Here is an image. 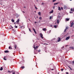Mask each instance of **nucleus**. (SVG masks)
Listing matches in <instances>:
<instances>
[{
	"mask_svg": "<svg viewBox=\"0 0 74 74\" xmlns=\"http://www.w3.org/2000/svg\"><path fill=\"white\" fill-rule=\"evenodd\" d=\"M66 21H69V20H70L69 18H66Z\"/></svg>",
	"mask_w": 74,
	"mask_h": 74,
	"instance_id": "4468645a",
	"label": "nucleus"
},
{
	"mask_svg": "<svg viewBox=\"0 0 74 74\" xmlns=\"http://www.w3.org/2000/svg\"><path fill=\"white\" fill-rule=\"evenodd\" d=\"M21 28H22V27H21Z\"/></svg>",
	"mask_w": 74,
	"mask_h": 74,
	"instance_id": "4d7b16f0",
	"label": "nucleus"
},
{
	"mask_svg": "<svg viewBox=\"0 0 74 74\" xmlns=\"http://www.w3.org/2000/svg\"><path fill=\"white\" fill-rule=\"evenodd\" d=\"M11 48V46H9V49H10Z\"/></svg>",
	"mask_w": 74,
	"mask_h": 74,
	"instance_id": "ea45409f",
	"label": "nucleus"
},
{
	"mask_svg": "<svg viewBox=\"0 0 74 74\" xmlns=\"http://www.w3.org/2000/svg\"><path fill=\"white\" fill-rule=\"evenodd\" d=\"M61 16H58V18H60Z\"/></svg>",
	"mask_w": 74,
	"mask_h": 74,
	"instance_id": "473e14b6",
	"label": "nucleus"
},
{
	"mask_svg": "<svg viewBox=\"0 0 74 74\" xmlns=\"http://www.w3.org/2000/svg\"><path fill=\"white\" fill-rule=\"evenodd\" d=\"M56 0H53V2H54V1H55Z\"/></svg>",
	"mask_w": 74,
	"mask_h": 74,
	"instance_id": "f704fd0d",
	"label": "nucleus"
},
{
	"mask_svg": "<svg viewBox=\"0 0 74 74\" xmlns=\"http://www.w3.org/2000/svg\"><path fill=\"white\" fill-rule=\"evenodd\" d=\"M4 52L5 53H8V52H9V51L8 50L5 51H4Z\"/></svg>",
	"mask_w": 74,
	"mask_h": 74,
	"instance_id": "1a4fd4ad",
	"label": "nucleus"
},
{
	"mask_svg": "<svg viewBox=\"0 0 74 74\" xmlns=\"http://www.w3.org/2000/svg\"><path fill=\"white\" fill-rule=\"evenodd\" d=\"M68 67H69V69H70V70H72V69H71V67H70V66H68Z\"/></svg>",
	"mask_w": 74,
	"mask_h": 74,
	"instance_id": "4be33fe9",
	"label": "nucleus"
},
{
	"mask_svg": "<svg viewBox=\"0 0 74 74\" xmlns=\"http://www.w3.org/2000/svg\"><path fill=\"white\" fill-rule=\"evenodd\" d=\"M64 48V46L63 47V48Z\"/></svg>",
	"mask_w": 74,
	"mask_h": 74,
	"instance_id": "e2e57ef3",
	"label": "nucleus"
},
{
	"mask_svg": "<svg viewBox=\"0 0 74 74\" xmlns=\"http://www.w3.org/2000/svg\"><path fill=\"white\" fill-rule=\"evenodd\" d=\"M3 69V68L2 67H1V69H0V70H1V71H2Z\"/></svg>",
	"mask_w": 74,
	"mask_h": 74,
	"instance_id": "f3484780",
	"label": "nucleus"
},
{
	"mask_svg": "<svg viewBox=\"0 0 74 74\" xmlns=\"http://www.w3.org/2000/svg\"><path fill=\"white\" fill-rule=\"evenodd\" d=\"M58 4V3H54V5H56V4Z\"/></svg>",
	"mask_w": 74,
	"mask_h": 74,
	"instance_id": "393cba45",
	"label": "nucleus"
},
{
	"mask_svg": "<svg viewBox=\"0 0 74 74\" xmlns=\"http://www.w3.org/2000/svg\"><path fill=\"white\" fill-rule=\"evenodd\" d=\"M61 9L62 10H63V7H61Z\"/></svg>",
	"mask_w": 74,
	"mask_h": 74,
	"instance_id": "4c0bfd02",
	"label": "nucleus"
},
{
	"mask_svg": "<svg viewBox=\"0 0 74 74\" xmlns=\"http://www.w3.org/2000/svg\"><path fill=\"white\" fill-rule=\"evenodd\" d=\"M42 4H44V3H42Z\"/></svg>",
	"mask_w": 74,
	"mask_h": 74,
	"instance_id": "603ef678",
	"label": "nucleus"
},
{
	"mask_svg": "<svg viewBox=\"0 0 74 74\" xmlns=\"http://www.w3.org/2000/svg\"><path fill=\"white\" fill-rule=\"evenodd\" d=\"M11 21H12V22H13V23H14V22H15V21H14V20L13 19H12L11 20Z\"/></svg>",
	"mask_w": 74,
	"mask_h": 74,
	"instance_id": "2eb2a0df",
	"label": "nucleus"
},
{
	"mask_svg": "<svg viewBox=\"0 0 74 74\" xmlns=\"http://www.w3.org/2000/svg\"><path fill=\"white\" fill-rule=\"evenodd\" d=\"M54 27L55 28H56L57 26L56 25H54Z\"/></svg>",
	"mask_w": 74,
	"mask_h": 74,
	"instance_id": "a878e982",
	"label": "nucleus"
},
{
	"mask_svg": "<svg viewBox=\"0 0 74 74\" xmlns=\"http://www.w3.org/2000/svg\"><path fill=\"white\" fill-rule=\"evenodd\" d=\"M45 44H46L47 45H48V44H44V45H45Z\"/></svg>",
	"mask_w": 74,
	"mask_h": 74,
	"instance_id": "09e8293b",
	"label": "nucleus"
},
{
	"mask_svg": "<svg viewBox=\"0 0 74 74\" xmlns=\"http://www.w3.org/2000/svg\"><path fill=\"white\" fill-rule=\"evenodd\" d=\"M34 7H35V8H36V5H34Z\"/></svg>",
	"mask_w": 74,
	"mask_h": 74,
	"instance_id": "de8ad7c7",
	"label": "nucleus"
},
{
	"mask_svg": "<svg viewBox=\"0 0 74 74\" xmlns=\"http://www.w3.org/2000/svg\"><path fill=\"white\" fill-rule=\"evenodd\" d=\"M58 42H59L60 41V37H58Z\"/></svg>",
	"mask_w": 74,
	"mask_h": 74,
	"instance_id": "6e6552de",
	"label": "nucleus"
},
{
	"mask_svg": "<svg viewBox=\"0 0 74 74\" xmlns=\"http://www.w3.org/2000/svg\"><path fill=\"white\" fill-rule=\"evenodd\" d=\"M16 23H15V22H14V24H15H15H16Z\"/></svg>",
	"mask_w": 74,
	"mask_h": 74,
	"instance_id": "49530a36",
	"label": "nucleus"
},
{
	"mask_svg": "<svg viewBox=\"0 0 74 74\" xmlns=\"http://www.w3.org/2000/svg\"><path fill=\"white\" fill-rule=\"evenodd\" d=\"M11 29V28H10V29Z\"/></svg>",
	"mask_w": 74,
	"mask_h": 74,
	"instance_id": "774afa93",
	"label": "nucleus"
},
{
	"mask_svg": "<svg viewBox=\"0 0 74 74\" xmlns=\"http://www.w3.org/2000/svg\"><path fill=\"white\" fill-rule=\"evenodd\" d=\"M11 49H12V47H11Z\"/></svg>",
	"mask_w": 74,
	"mask_h": 74,
	"instance_id": "bf43d9fd",
	"label": "nucleus"
},
{
	"mask_svg": "<svg viewBox=\"0 0 74 74\" xmlns=\"http://www.w3.org/2000/svg\"><path fill=\"white\" fill-rule=\"evenodd\" d=\"M37 51H38V52H41V50L39 49L38 50H37Z\"/></svg>",
	"mask_w": 74,
	"mask_h": 74,
	"instance_id": "a211bd4d",
	"label": "nucleus"
},
{
	"mask_svg": "<svg viewBox=\"0 0 74 74\" xmlns=\"http://www.w3.org/2000/svg\"><path fill=\"white\" fill-rule=\"evenodd\" d=\"M32 29L33 30V31H34V33H35V34H37V32H36V30H35V29H34V28H33Z\"/></svg>",
	"mask_w": 74,
	"mask_h": 74,
	"instance_id": "f03ea898",
	"label": "nucleus"
},
{
	"mask_svg": "<svg viewBox=\"0 0 74 74\" xmlns=\"http://www.w3.org/2000/svg\"><path fill=\"white\" fill-rule=\"evenodd\" d=\"M12 74H15V72H13L12 73Z\"/></svg>",
	"mask_w": 74,
	"mask_h": 74,
	"instance_id": "2f4dec72",
	"label": "nucleus"
},
{
	"mask_svg": "<svg viewBox=\"0 0 74 74\" xmlns=\"http://www.w3.org/2000/svg\"><path fill=\"white\" fill-rule=\"evenodd\" d=\"M65 29H66V30H67V29H68V27H66V28H65Z\"/></svg>",
	"mask_w": 74,
	"mask_h": 74,
	"instance_id": "bb28decb",
	"label": "nucleus"
},
{
	"mask_svg": "<svg viewBox=\"0 0 74 74\" xmlns=\"http://www.w3.org/2000/svg\"><path fill=\"white\" fill-rule=\"evenodd\" d=\"M70 1H71L72 0H70Z\"/></svg>",
	"mask_w": 74,
	"mask_h": 74,
	"instance_id": "052dcab7",
	"label": "nucleus"
},
{
	"mask_svg": "<svg viewBox=\"0 0 74 74\" xmlns=\"http://www.w3.org/2000/svg\"><path fill=\"white\" fill-rule=\"evenodd\" d=\"M64 9H66V5H64Z\"/></svg>",
	"mask_w": 74,
	"mask_h": 74,
	"instance_id": "f8f14e48",
	"label": "nucleus"
},
{
	"mask_svg": "<svg viewBox=\"0 0 74 74\" xmlns=\"http://www.w3.org/2000/svg\"><path fill=\"white\" fill-rule=\"evenodd\" d=\"M29 21H30V19H29Z\"/></svg>",
	"mask_w": 74,
	"mask_h": 74,
	"instance_id": "6e6d98bb",
	"label": "nucleus"
},
{
	"mask_svg": "<svg viewBox=\"0 0 74 74\" xmlns=\"http://www.w3.org/2000/svg\"><path fill=\"white\" fill-rule=\"evenodd\" d=\"M24 8H26V7L25 6L24 7Z\"/></svg>",
	"mask_w": 74,
	"mask_h": 74,
	"instance_id": "5fc2aeb1",
	"label": "nucleus"
},
{
	"mask_svg": "<svg viewBox=\"0 0 74 74\" xmlns=\"http://www.w3.org/2000/svg\"><path fill=\"white\" fill-rule=\"evenodd\" d=\"M36 12V11H35V12Z\"/></svg>",
	"mask_w": 74,
	"mask_h": 74,
	"instance_id": "0e129e2a",
	"label": "nucleus"
},
{
	"mask_svg": "<svg viewBox=\"0 0 74 74\" xmlns=\"http://www.w3.org/2000/svg\"><path fill=\"white\" fill-rule=\"evenodd\" d=\"M39 19H40V20H41V19H42V17H39Z\"/></svg>",
	"mask_w": 74,
	"mask_h": 74,
	"instance_id": "aec40b11",
	"label": "nucleus"
},
{
	"mask_svg": "<svg viewBox=\"0 0 74 74\" xmlns=\"http://www.w3.org/2000/svg\"><path fill=\"white\" fill-rule=\"evenodd\" d=\"M40 37H41V38H44V37H42V36H43V35H42V34L41 33H40Z\"/></svg>",
	"mask_w": 74,
	"mask_h": 74,
	"instance_id": "f257e3e1",
	"label": "nucleus"
},
{
	"mask_svg": "<svg viewBox=\"0 0 74 74\" xmlns=\"http://www.w3.org/2000/svg\"><path fill=\"white\" fill-rule=\"evenodd\" d=\"M23 13H24V14H25V12H24V11H23Z\"/></svg>",
	"mask_w": 74,
	"mask_h": 74,
	"instance_id": "3c124183",
	"label": "nucleus"
},
{
	"mask_svg": "<svg viewBox=\"0 0 74 74\" xmlns=\"http://www.w3.org/2000/svg\"><path fill=\"white\" fill-rule=\"evenodd\" d=\"M52 16H50V18H49V19L50 20H51V19H52Z\"/></svg>",
	"mask_w": 74,
	"mask_h": 74,
	"instance_id": "6ab92c4d",
	"label": "nucleus"
},
{
	"mask_svg": "<svg viewBox=\"0 0 74 74\" xmlns=\"http://www.w3.org/2000/svg\"><path fill=\"white\" fill-rule=\"evenodd\" d=\"M19 18L16 21V23L17 24H19Z\"/></svg>",
	"mask_w": 74,
	"mask_h": 74,
	"instance_id": "39448f33",
	"label": "nucleus"
},
{
	"mask_svg": "<svg viewBox=\"0 0 74 74\" xmlns=\"http://www.w3.org/2000/svg\"><path fill=\"white\" fill-rule=\"evenodd\" d=\"M38 14L39 15L41 16V12H38Z\"/></svg>",
	"mask_w": 74,
	"mask_h": 74,
	"instance_id": "ddd939ff",
	"label": "nucleus"
},
{
	"mask_svg": "<svg viewBox=\"0 0 74 74\" xmlns=\"http://www.w3.org/2000/svg\"><path fill=\"white\" fill-rule=\"evenodd\" d=\"M50 71V70H49V71Z\"/></svg>",
	"mask_w": 74,
	"mask_h": 74,
	"instance_id": "69168bd1",
	"label": "nucleus"
},
{
	"mask_svg": "<svg viewBox=\"0 0 74 74\" xmlns=\"http://www.w3.org/2000/svg\"><path fill=\"white\" fill-rule=\"evenodd\" d=\"M51 30H50L49 31V32H51Z\"/></svg>",
	"mask_w": 74,
	"mask_h": 74,
	"instance_id": "13d9d810",
	"label": "nucleus"
},
{
	"mask_svg": "<svg viewBox=\"0 0 74 74\" xmlns=\"http://www.w3.org/2000/svg\"><path fill=\"white\" fill-rule=\"evenodd\" d=\"M74 23H73V22H72L71 23V27H73V25H74Z\"/></svg>",
	"mask_w": 74,
	"mask_h": 74,
	"instance_id": "20e7f679",
	"label": "nucleus"
},
{
	"mask_svg": "<svg viewBox=\"0 0 74 74\" xmlns=\"http://www.w3.org/2000/svg\"><path fill=\"white\" fill-rule=\"evenodd\" d=\"M29 31H30V32H32V31H31V29H30L29 28Z\"/></svg>",
	"mask_w": 74,
	"mask_h": 74,
	"instance_id": "c756f323",
	"label": "nucleus"
},
{
	"mask_svg": "<svg viewBox=\"0 0 74 74\" xmlns=\"http://www.w3.org/2000/svg\"><path fill=\"white\" fill-rule=\"evenodd\" d=\"M66 30H67L66 29H65L64 30V32H66Z\"/></svg>",
	"mask_w": 74,
	"mask_h": 74,
	"instance_id": "72a5a7b5",
	"label": "nucleus"
},
{
	"mask_svg": "<svg viewBox=\"0 0 74 74\" xmlns=\"http://www.w3.org/2000/svg\"><path fill=\"white\" fill-rule=\"evenodd\" d=\"M3 59L4 60H6L7 59H6V58H5V57L4 58H3Z\"/></svg>",
	"mask_w": 74,
	"mask_h": 74,
	"instance_id": "5701e85b",
	"label": "nucleus"
},
{
	"mask_svg": "<svg viewBox=\"0 0 74 74\" xmlns=\"http://www.w3.org/2000/svg\"><path fill=\"white\" fill-rule=\"evenodd\" d=\"M46 30H47V28H44L43 29V31H46Z\"/></svg>",
	"mask_w": 74,
	"mask_h": 74,
	"instance_id": "9b49d317",
	"label": "nucleus"
},
{
	"mask_svg": "<svg viewBox=\"0 0 74 74\" xmlns=\"http://www.w3.org/2000/svg\"><path fill=\"white\" fill-rule=\"evenodd\" d=\"M73 9L71 8V11H73Z\"/></svg>",
	"mask_w": 74,
	"mask_h": 74,
	"instance_id": "58836bf2",
	"label": "nucleus"
},
{
	"mask_svg": "<svg viewBox=\"0 0 74 74\" xmlns=\"http://www.w3.org/2000/svg\"><path fill=\"white\" fill-rule=\"evenodd\" d=\"M18 28V26H15V28Z\"/></svg>",
	"mask_w": 74,
	"mask_h": 74,
	"instance_id": "a19ab883",
	"label": "nucleus"
},
{
	"mask_svg": "<svg viewBox=\"0 0 74 74\" xmlns=\"http://www.w3.org/2000/svg\"><path fill=\"white\" fill-rule=\"evenodd\" d=\"M63 70H64V69H61V71H63Z\"/></svg>",
	"mask_w": 74,
	"mask_h": 74,
	"instance_id": "7c9ffc66",
	"label": "nucleus"
},
{
	"mask_svg": "<svg viewBox=\"0 0 74 74\" xmlns=\"http://www.w3.org/2000/svg\"><path fill=\"white\" fill-rule=\"evenodd\" d=\"M37 53H36V54H37Z\"/></svg>",
	"mask_w": 74,
	"mask_h": 74,
	"instance_id": "338daca9",
	"label": "nucleus"
},
{
	"mask_svg": "<svg viewBox=\"0 0 74 74\" xmlns=\"http://www.w3.org/2000/svg\"><path fill=\"white\" fill-rule=\"evenodd\" d=\"M35 8H36V9H38V8H37V7H35Z\"/></svg>",
	"mask_w": 74,
	"mask_h": 74,
	"instance_id": "79ce46f5",
	"label": "nucleus"
},
{
	"mask_svg": "<svg viewBox=\"0 0 74 74\" xmlns=\"http://www.w3.org/2000/svg\"><path fill=\"white\" fill-rule=\"evenodd\" d=\"M69 13L70 14H72L73 13V12H70Z\"/></svg>",
	"mask_w": 74,
	"mask_h": 74,
	"instance_id": "c9c22d12",
	"label": "nucleus"
},
{
	"mask_svg": "<svg viewBox=\"0 0 74 74\" xmlns=\"http://www.w3.org/2000/svg\"><path fill=\"white\" fill-rule=\"evenodd\" d=\"M17 45H14V48H15V49H16V48H17Z\"/></svg>",
	"mask_w": 74,
	"mask_h": 74,
	"instance_id": "423d86ee",
	"label": "nucleus"
},
{
	"mask_svg": "<svg viewBox=\"0 0 74 74\" xmlns=\"http://www.w3.org/2000/svg\"><path fill=\"white\" fill-rule=\"evenodd\" d=\"M25 68V66H22L21 67V69H24Z\"/></svg>",
	"mask_w": 74,
	"mask_h": 74,
	"instance_id": "412c9836",
	"label": "nucleus"
},
{
	"mask_svg": "<svg viewBox=\"0 0 74 74\" xmlns=\"http://www.w3.org/2000/svg\"><path fill=\"white\" fill-rule=\"evenodd\" d=\"M73 64H74V61H73Z\"/></svg>",
	"mask_w": 74,
	"mask_h": 74,
	"instance_id": "37998d69",
	"label": "nucleus"
},
{
	"mask_svg": "<svg viewBox=\"0 0 74 74\" xmlns=\"http://www.w3.org/2000/svg\"><path fill=\"white\" fill-rule=\"evenodd\" d=\"M53 10H52L51 12H50L49 13L50 14H52L53 13Z\"/></svg>",
	"mask_w": 74,
	"mask_h": 74,
	"instance_id": "9d476101",
	"label": "nucleus"
},
{
	"mask_svg": "<svg viewBox=\"0 0 74 74\" xmlns=\"http://www.w3.org/2000/svg\"><path fill=\"white\" fill-rule=\"evenodd\" d=\"M35 23H36V22H35Z\"/></svg>",
	"mask_w": 74,
	"mask_h": 74,
	"instance_id": "680f3d73",
	"label": "nucleus"
},
{
	"mask_svg": "<svg viewBox=\"0 0 74 74\" xmlns=\"http://www.w3.org/2000/svg\"><path fill=\"white\" fill-rule=\"evenodd\" d=\"M55 6H54L53 7V9H55Z\"/></svg>",
	"mask_w": 74,
	"mask_h": 74,
	"instance_id": "c85d7f7f",
	"label": "nucleus"
},
{
	"mask_svg": "<svg viewBox=\"0 0 74 74\" xmlns=\"http://www.w3.org/2000/svg\"><path fill=\"white\" fill-rule=\"evenodd\" d=\"M8 73H12V71H8Z\"/></svg>",
	"mask_w": 74,
	"mask_h": 74,
	"instance_id": "cd10ccee",
	"label": "nucleus"
},
{
	"mask_svg": "<svg viewBox=\"0 0 74 74\" xmlns=\"http://www.w3.org/2000/svg\"><path fill=\"white\" fill-rule=\"evenodd\" d=\"M58 8L59 10V11H61V9L60 8L59 6Z\"/></svg>",
	"mask_w": 74,
	"mask_h": 74,
	"instance_id": "dca6fc26",
	"label": "nucleus"
},
{
	"mask_svg": "<svg viewBox=\"0 0 74 74\" xmlns=\"http://www.w3.org/2000/svg\"><path fill=\"white\" fill-rule=\"evenodd\" d=\"M11 27H12V28H13L14 27H12V26H11Z\"/></svg>",
	"mask_w": 74,
	"mask_h": 74,
	"instance_id": "864d4df0",
	"label": "nucleus"
},
{
	"mask_svg": "<svg viewBox=\"0 0 74 74\" xmlns=\"http://www.w3.org/2000/svg\"><path fill=\"white\" fill-rule=\"evenodd\" d=\"M57 23H58V24L59 23V20H57Z\"/></svg>",
	"mask_w": 74,
	"mask_h": 74,
	"instance_id": "b1692460",
	"label": "nucleus"
},
{
	"mask_svg": "<svg viewBox=\"0 0 74 74\" xmlns=\"http://www.w3.org/2000/svg\"><path fill=\"white\" fill-rule=\"evenodd\" d=\"M51 70H54V69H52Z\"/></svg>",
	"mask_w": 74,
	"mask_h": 74,
	"instance_id": "c03bdc74",
	"label": "nucleus"
},
{
	"mask_svg": "<svg viewBox=\"0 0 74 74\" xmlns=\"http://www.w3.org/2000/svg\"><path fill=\"white\" fill-rule=\"evenodd\" d=\"M71 49H74V47H71Z\"/></svg>",
	"mask_w": 74,
	"mask_h": 74,
	"instance_id": "e433bc0d",
	"label": "nucleus"
},
{
	"mask_svg": "<svg viewBox=\"0 0 74 74\" xmlns=\"http://www.w3.org/2000/svg\"><path fill=\"white\" fill-rule=\"evenodd\" d=\"M66 74H69V73H68V72H66Z\"/></svg>",
	"mask_w": 74,
	"mask_h": 74,
	"instance_id": "a18cd8bd",
	"label": "nucleus"
},
{
	"mask_svg": "<svg viewBox=\"0 0 74 74\" xmlns=\"http://www.w3.org/2000/svg\"><path fill=\"white\" fill-rule=\"evenodd\" d=\"M73 11L74 12V8H73Z\"/></svg>",
	"mask_w": 74,
	"mask_h": 74,
	"instance_id": "8fccbe9b",
	"label": "nucleus"
},
{
	"mask_svg": "<svg viewBox=\"0 0 74 74\" xmlns=\"http://www.w3.org/2000/svg\"><path fill=\"white\" fill-rule=\"evenodd\" d=\"M69 38H70V37H67L66 38V40H69Z\"/></svg>",
	"mask_w": 74,
	"mask_h": 74,
	"instance_id": "0eeeda50",
	"label": "nucleus"
},
{
	"mask_svg": "<svg viewBox=\"0 0 74 74\" xmlns=\"http://www.w3.org/2000/svg\"><path fill=\"white\" fill-rule=\"evenodd\" d=\"M34 49L35 50V49H37V48H38V46H36V47H35L34 46Z\"/></svg>",
	"mask_w": 74,
	"mask_h": 74,
	"instance_id": "7ed1b4c3",
	"label": "nucleus"
}]
</instances>
